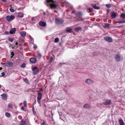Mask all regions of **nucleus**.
Returning <instances> with one entry per match:
<instances>
[{"label":"nucleus","instance_id":"1","mask_svg":"<svg viewBox=\"0 0 125 125\" xmlns=\"http://www.w3.org/2000/svg\"><path fill=\"white\" fill-rule=\"evenodd\" d=\"M47 5H49L52 9H55L57 7V5L55 4L54 2L52 0H47Z\"/></svg>","mask_w":125,"mask_h":125},{"label":"nucleus","instance_id":"2","mask_svg":"<svg viewBox=\"0 0 125 125\" xmlns=\"http://www.w3.org/2000/svg\"><path fill=\"white\" fill-rule=\"evenodd\" d=\"M42 97V94L40 91H38V96L37 97V101L39 104L41 105L40 103V101Z\"/></svg>","mask_w":125,"mask_h":125},{"label":"nucleus","instance_id":"3","mask_svg":"<svg viewBox=\"0 0 125 125\" xmlns=\"http://www.w3.org/2000/svg\"><path fill=\"white\" fill-rule=\"evenodd\" d=\"M33 74L35 75L37 74L39 71V68L37 67H34L32 69Z\"/></svg>","mask_w":125,"mask_h":125},{"label":"nucleus","instance_id":"4","mask_svg":"<svg viewBox=\"0 0 125 125\" xmlns=\"http://www.w3.org/2000/svg\"><path fill=\"white\" fill-rule=\"evenodd\" d=\"M116 61L118 62L120 61L123 59V57L119 54H116L115 57Z\"/></svg>","mask_w":125,"mask_h":125},{"label":"nucleus","instance_id":"5","mask_svg":"<svg viewBox=\"0 0 125 125\" xmlns=\"http://www.w3.org/2000/svg\"><path fill=\"white\" fill-rule=\"evenodd\" d=\"M15 17L13 15H10V16H7L6 17L7 20L8 21H12L14 19Z\"/></svg>","mask_w":125,"mask_h":125},{"label":"nucleus","instance_id":"6","mask_svg":"<svg viewBox=\"0 0 125 125\" xmlns=\"http://www.w3.org/2000/svg\"><path fill=\"white\" fill-rule=\"evenodd\" d=\"M85 82L88 84H91L94 83V81L90 78L86 79L85 81Z\"/></svg>","mask_w":125,"mask_h":125},{"label":"nucleus","instance_id":"7","mask_svg":"<svg viewBox=\"0 0 125 125\" xmlns=\"http://www.w3.org/2000/svg\"><path fill=\"white\" fill-rule=\"evenodd\" d=\"M104 39L106 42H113L112 39L110 37H104Z\"/></svg>","mask_w":125,"mask_h":125},{"label":"nucleus","instance_id":"8","mask_svg":"<svg viewBox=\"0 0 125 125\" xmlns=\"http://www.w3.org/2000/svg\"><path fill=\"white\" fill-rule=\"evenodd\" d=\"M55 23L58 24H61L63 23V21L62 20L59 19L57 18H55Z\"/></svg>","mask_w":125,"mask_h":125},{"label":"nucleus","instance_id":"9","mask_svg":"<svg viewBox=\"0 0 125 125\" xmlns=\"http://www.w3.org/2000/svg\"><path fill=\"white\" fill-rule=\"evenodd\" d=\"M39 24L40 26L42 27H44L46 26V22L43 21H40L39 22Z\"/></svg>","mask_w":125,"mask_h":125},{"label":"nucleus","instance_id":"10","mask_svg":"<svg viewBox=\"0 0 125 125\" xmlns=\"http://www.w3.org/2000/svg\"><path fill=\"white\" fill-rule=\"evenodd\" d=\"M111 102V100H107L103 102V104L104 105H108L110 104Z\"/></svg>","mask_w":125,"mask_h":125},{"label":"nucleus","instance_id":"11","mask_svg":"<svg viewBox=\"0 0 125 125\" xmlns=\"http://www.w3.org/2000/svg\"><path fill=\"white\" fill-rule=\"evenodd\" d=\"M13 63L10 61H8L6 62V65L8 66L11 67L13 66Z\"/></svg>","mask_w":125,"mask_h":125},{"label":"nucleus","instance_id":"12","mask_svg":"<svg viewBox=\"0 0 125 125\" xmlns=\"http://www.w3.org/2000/svg\"><path fill=\"white\" fill-rule=\"evenodd\" d=\"M117 14L114 12H113L111 14V16L112 19L115 18L117 16Z\"/></svg>","mask_w":125,"mask_h":125},{"label":"nucleus","instance_id":"13","mask_svg":"<svg viewBox=\"0 0 125 125\" xmlns=\"http://www.w3.org/2000/svg\"><path fill=\"white\" fill-rule=\"evenodd\" d=\"M30 62L32 63H34L37 61L36 59L35 58H31L30 60Z\"/></svg>","mask_w":125,"mask_h":125},{"label":"nucleus","instance_id":"14","mask_svg":"<svg viewBox=\"0 0 125 125\" xmlns=\"http://www.w3.org/2000/svg\"><path fill=\"white\" fill-rule=\"evenodd\" d=\"M16 29L15 28H13L11 29L10 30V33L11 34H14L15 31Z\"/></svg>","mask_w":125,"mask_h":125},{"label":"nucleus","instance_id":"15","mask_svg":"<svg viewBox=\"0 0 125 125\" xmlns=\"http://www.w3.org/2000/svg\"><path fill=\"white\" fill-rule=\"evenodd\" d=\"M3 99L6 100L7 99V95L5 94H3L1 95Z\"/></svg>","mask_w":125,"mask_h":125},{"label":"nucleus","instance_id":"16","mask_svg":"<svg viewBox=\"0 0 125 125\" xmlns=\"http://www.w3.org/2000/svg\"><path fill=\"white\" fill-rule=\"evenodd\" d=\"M83 107L85 108H91V106L88 104H84Z\"/></svg>","mask_w":125,"mask_h":125},{"label":"nucleus","instance_id":"17","mask_svg":"<svg viewBox=\"0 0 125 125\" xmlns=\"http://www.w3.org/2000/svg\"><path fill=\"white\" fill-rule=\"evenodd\" d=\"M22 37H24L26 34V32L24 31H22L20 33Z\"/></svg>","mask_w":125,"mask_h":125},{"label":"nucleus","instance_id":"18","mask_svg":"<svg viewBox=\"0 0 125 125\" xmlns=\"http://www.w3.org/2000/svg\"><path fill=\"white\" fill-rule=\"evenodd\" d=\"M74 30L76 31H78L79 30H82V28L80 27H78L74 28Z\"/></svg>","mask_w":125,"mask_h":125},{"label":"nucleus","instance_id":"19","mask_svg":"<svg viewBox=\"0 0 125 125\" xmlns=\"http://www.w3.org/2000/svg\"><path fill=\"white\" fill-rule=\"evenodd\" d=\"M23 16V14L22 12H20L19 13L18 15V17L20 18H22Z\"/></svg>","mask_w":125,"mask_h":125},{"label":"nucleus","instance_id":"20","mask_svg":"<svg viewBox=\"0 0 125 125\" xmlns=\"http://www.w3.org/2000/svg\"><path fill=\"white\" fill-rule=\"evenodd\" d=\"M110 25V24L107 23H105L104 24V28H109Z\"/></svg>","mask_w":125,"mask_h":125},{"label":"nucleus","instance_id":"21","mask_svg":"<svg viewBox=\"0 0 125 125\" xmlns=\"http://www.w3.org/2000/svg\"><path fill=\"white\" fill-rule=\"evenodd\" d=\"M76 15L77 17H78L80 18H81L82 16V14L81 13L79 12L77 13L76 14Z\"/></svg>","mask_w":125,"mask_h":125},{"label":"nucleus","instance_id":"22","mask_svg":"<svg viewBox=\"0 0 125 125\" xmlns=\"http://www.w3.org/2000/svg\"><path fill=\"white\" fill-rule=\"evenodd\" d=\"M116 23H125V21L124 20L123 21H116Z\"/></svg>","mask_w":125,"mask_h":125},{"label":"nucleus","instance_id":"23","mask_svg":"<svg viewBox=\"0 0 125 125\" xmlns=\"http://www.w3.org/2000/svg\"><path fill=\"white\" fill-rule=\"evenodd\" d=\"M93 7L95 9L98 10L99 9V7L98 6H97L96 5H93Z\"/></svg>","mask_w":125,"mask_h":125},{"label":"nucleus","instance_id":"24","mask_svg":"<svg viewBox=\"0 0 125 125\" xmlns=\"http://www.w3.org/2000/svg\"><path fill=\"white\" fill-rule=\"evenodd\" d=\"M72 31V29L69 28H67L66 29V31L68 32H70Z\"/></svg>","mask_w":125,"mask_h":125},{"label":"nucleus","instance_id":"25","mask_svg":"<svg viewBox=\"0 0 125 125\" xmlns=\"http://www.w3.org/2000/svg\"><path fill=\"white\" fill-rule=\"evenodd\" d=\"M23 80L27 84H29V82L28 80L26 78H23Z\"/></svg>","mask_w":125,"mask_h":125},{"label":"nucleus","instance_id":"26","mask_svg":"<svg viewBox=\"0 0 125 125\" xmlns=\"http://www.w3.org/2000/svg\"><path fill=\"white\" fill-rule=\"evenodd\" d=\"M21 125H25L26 123L25 121H23V120H22L21 121Z\"/></svg>","mask_w":125,"mask_h":125},{"label":"nucleus","instance_id":"27","mask_svg":"<svg viewBox=\"0 0 125 125\" xmlns=\"http://www.w3.org/2000/svg\"><path fill=\"white\" fill-rule=\"evenodd\" d=\"M119 122L120 125H124V122L122 119H120L119 120Z\"/></svg>","mask_w":125,"mask_h":125},{"label":"nucleus","instance_id":"28","mask_svg":"<svg viewBox=\"0 0 125 125\" xmlns=\"http://www.w3.org/2000/svg\"><path fill=\"white\" fill-rule=\"evenodd\" d=\"M13 104L12 103H10L8 105V106L9 108H11L12 107V106Z\"/></svg>","mask_w":125,"mask_h":125},{"label":"nucleus","instance_id":"29","mask_svg":"<svg viewBox=\"0 0 125 125\" xmlns=\"http://www.w3.org/2000/svg\"><path fill=\"white\" fill-rule=\"evenodd\" d=\"M59 41V39L58 38H56L54 39V42L55 43H57Z\"/></svg>","mask_w":125,"mask_h":125},{"label":"nucleus","instance_id":"30","mask_svg":"<svg viewBox=\"0 0 125 125\" xmlns=\"http://www.w3.org/2000/svg\"><path fill=\"white\" fill-rule=\"evenodd\" d=\"M120 17L123 18H125V14L124 13H122L120 15Z\"/></svg>","mask_w":125,"mask_h":125},{"label":"nucleus","instance_id":"31","mask_svg":"<svg viewBox=\"0 0 125 125\" xmlns=\"http://www.w3.org/2000/svg\"><path fill=\"white\" fill-rule=\"evenodd\" d=\"M5 115L6 117H9L10 116V114L8 112H6L5 113Z\"/></svg>","mask_w":125,"mask_h":125},{"label":"nucleus","instance_id":"32","mask_svg":"<svg viewBox=\"0 0 125 125\" xmlns=\"http://www.w3.org/2000/svg\"><path fill=\"white\" fill-rule=\"evenodd\" d=\"M106 6L107 8H109L111 7V4H106Z\"/></svg>","mask_w":125,"mask_h":125},{"label":"nucleus","instance_id":"33","mask_svg":"<svg viewBox=\"0 0 125 125\" xmlns=\"http://www.w3.org/2000/svg\"><path fill=\"white\" fill-rule=\"evenodd\" d=\"M26 64L25 63L22 64L21 65V67L22 68H24L25 67Z\"/></svg>","mask_w":125,"mask_h":125},{"label":"nucleus","instance_id":"34","mask_svg":"<svg viewBox=\"0 0 125 125\" xmlns=\"http://www.w3.org/2000/svg\"><path fill=\"white\" fill-rule=\"evenodd\" d=\"M23 104L24 106L25 107H26L27 106V102L26 101H24L23 102Z\"/></svg>","mask_w":125,"mask_h":125},{"label":"nucleus","instance_id":"35","mask_svg":"<svg viewBox=\"0 0 125 125\" xmlns=\"http://www.w3.org/2000/svg\"><path fill=\"white\" fill-rule=\"evenodd\" d=\"M10 10L11 12H14V10L13 9L11 8H10Z\"/></svg>","mask_w":125,"mask_h":125},{"label":"nucleus","instance_id":"36","mask_svg":"<svg viewBox=\"0 0 125 125\" xmlns=\"http://www.w3.org/2000/svg\"><path fill=\"white\" fill-rule=\"evenodd\" d=\"M11 54L12 56L10 57V58H12V57L14 55L13 52H11Z\"/></svg>","mask_w":125,"mask_h":125},{"label":"nucleus","instance_id":"37","mask_svg":"<svg viewBox=\"0 0 125 125\" xmlns=\"http://www.w3.org/2000/svg\"><path fill=\"white\" fill-rule=\"evenodd\" d=\"M93 10L92 8H89L88 9V10H89V12H90L92 11V10Z\"/></svg>","mask_w":125,"mask_h":125},{"label":"nucleus","instance_id":"38","mask_svg":"<svg viewBox=\"0 0 125 125\" xmlns=\"http://www.w3.org/2000/svg\"><path fill=\"white\" fill-rule=\"evenodd\" d=\"M9 41L12 42L13 41V40L12 38H10L8 39Z\"/></svg>","mask_w":125,"mask_h":125},{"label":"nucleus","instance_id":"39","mask_svg":"<svg viewBox=\"0 0 125 125\" xmlns=\"http://www.w3.org/2000/svg\"><path fill=\"white\" fill-rule=\"evenodd\" d=\"M38 55L39 57H41L42 56V55L40 53H38Z\"/></svg>","mask_w":125,"mask_h":125},{"label":"nucleus","instance_id":"40","mask_svg":"<svg viewBox=\"0 0 125 125\" xmlns=\"http://www.w3.org/2000/svg\"><path fill=\"white\" fill-rule=\"evenodd\" d=\"M5 74H4V72H2L1 73V76H4Z\"/></svg>","mask_w":125,"mask_h":125},{"label":"nucleus","instance_id":"41","mask_svg":"<svg viewBox=\"0 0 125 125\" xmlns=\"http://www.w3.org/2000/svg\"><path fill=\"white\" fill-rule=\"evenodd\" d=\"M9 32L8 31H5L4 33V34H9Z\"/></svg>","mask_w":125,"mask_h":125},{"label":"nucleus","instance_id":"42","mask_svg":"<svg viewBox=\"0 0 125 125\" xmlns=\"http://www.w3.org/2000/svg\"><path fill=\"white\" fill-rule=\"evenodd\" d=\"M34 46L33 47V48L34 49H36L37 48L36 46L34 44Z\"/></svg>","mask_w":125,"mask_h":125},{"label":"nucleus","instance_id":"43","mask_svg":"<svg viewBox=\"0 0 125 125\" xmlns=\"http://www.w3.org/2000/svg\"><path fill=\"white\" fill-rule=\"evenodd\" d=\"M52 58L50 59L49 60V61L50 62H51L52 61Z\"/></svg>","mask_w":125,"mask_h":125},{"label":"nucleus","instance_id":"44","mask_svg":"<svg viewBox=\"0 0 125 125\" xmlns=\"http://www.w3.org/2000/svg\"><path fill=\"white\" fill-rule=\"evenodd\" d=\"M41 125H45V123L44 122H43L41 124Z\"/></svg>","mask_w":125,"mask_h":125},{"label":"nucleus","instance_id":"45","mask_svg":"<svg viewBox=\"0 0 125 125\" xmlns=\"http://www.w3.org/2000/svg\"><path fill=\"white\" fill-rule=\"evenodd\" d=\"M21 109L22 110H24V107H21Z\"/></svg>","mask_w":125,"mask_h":125},{"label":"nucleus","instance_id":"46","mask_svg":"<svg viewBox=\"0 0 125 125\" xmlns=\"http://www.w3.org/2000/svg\"><path fill=\"white\" fill-rule=\"evenodd\" d=\"M3 2H5L6 1V0H1Z\"/></svg>","mask_w":125,"mask_h":125},{"label":"nucleus","instance_id":"47","mask_svg":"<svg viewBox=\"0 0 125 125\" xmlns=\"http://www.w3.org/2000/svg\"><path fill=\"white\" fill-rule=\"evenodd\" d=\"M75 12V10H73L72 11V13H74Z\"/></svg>","mask_w":125,"mask_h":125},{"label":"nucleus","instance_id":"48","mask_svg":"<svg viewBox=\"0 0 125 125\" xmlns=\"http://www.w3.org/2000/svg\"><path fill=\"white\" fill-rule=\"evenodd\" d=\"M30 39H31V40H33V38L31 36H30Z\"/></svg>","mask_w":125,"mask_h":125},{"label":"nucleus","instance_id":"49","mask_svg":"<svg viewBox=\"0 0 125 125\" xmlns=\"http://www.w3.org/2000/svg\"><path fill=\"white\" fill-rule=\"evenodd\" d=\"M18 44V43H17V42H16V43H15V44H16V45H17Z\"/></svg>","mask_w":125,"mask_h":125},{"label":"nucleus","instance_id":"50","mask_svg":"<svg viewBox=\"0 0 125 125\" xmlns=\"http://www.w3.org/2000/svg\"><path fill=\"white\" fill-rule=\"evenodd\" d=\"M40 90H41V91H42V90H43V89H41H41Z\"/></svg>","mask_w":125,"mask_h":125},{"label":"nucleus","instance_id":"51","mask_svg":"<svg viewBox=\"0 0 125 125\" xmlns=\"http://www.w3.org/2000/svg\"><path fill=\"white\" fill-rule=\"evenodd\" d=\"M1 87V85H0V88Z\"/></svg>","mask_w":125,"mask_h":125},{"label":"nucleus","instance_id":"52","mask_svg":"<svg viewBox=\"0 0 125 125\" xmlns=\"http://www.w3.org/2000/svg\"><path fill=\"white\" fill-rule=\"evenodd\" d=\"M54 12H57V11H56V10H55V11H54Z\"/></svg>","mask_w":125,"mask_h":125},{"label":"nucleus","instance_id":"53","mask_svg":"<svg viewBox=\"0 0 125 125\" xmlns=\"http://www.w3.org/2000/svg\"><path fill=\"white\" fill-rule=\"evenodd\" d=\"M65 3H68L67 2H65Z\"/></svg>","mask_w":125,"mask_h":125}]
</instances>
